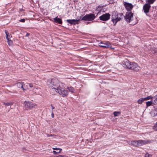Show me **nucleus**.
Masks as SVG:
<instances>
[{"instance_id": "obj_1", "label": "nucleus", "mask_w": 157, "mask_h": 157, "mask_svg": "<svg viewBox=\"0 0 157 157\" xmlns=\"http://www.w3.org/2000/svg\"><path fill=\"white\" fill-rule=\"evenodd\" d=\"M59 81L56 78L52 79L49 85L52 89L55 90L56 92L58 93L63 97L67 96L68 92L64 90L59 85Z\"/></svg>"}, {"instance_id": "obj_2", "label": "nucleus", "mask_w": 157, "mask_h": 157, "mask_svg": "<svg viewBox=\"0 0 157 157\" xmlns=\"http://www.w3.org/2000/svg\"><path fill=\"white\" fill-rule=\"evenodd\" d=\"M122 63L124 67L134 71H138L141 69L140 67L137 63L130 62L127 59L124 60Z\"/></svg>"}, {"instance_id": "obj_3", "label": "nucleus", "mask_w": 157, "mask_h": 157, "mask_svg": "<svg viewBox=\"0 0 157 157\" xmlns=\"http://www.w3.org/2000/svg\"><path fill=\"white\" fill-rule=\"evenodd\" d=\"M96 18V16L93 13H89L86 14L85 16L82 18L80 17L81 20L85 21H92L94 20Z\"/></svg>"}, {"instance_id": "obj_4", "label": "nucleus", "mask_w": 157, "mask_h": 157, "mask_svg": "<svg viewBox=\"0 0 157 157\" xmlns=\"http://www.w3.org/2000/svg\"><path fill=\"white\" fill-rule=\"evenodd\" d=\"M98 45L100 47L103 48H106L110 47L111 49H114V48L111 47V45L110 42L108 41H101L98 44Z\"/></svg>"}, {"instance_id": "obj_5", "label": "nucleus", "mask_w": 157, "mask_h": 157, "mask_svg": "<svg viewBox=\"0 0 157 157\" xmlns=\"http://www.w3.org/2000/svg\"><path fill=\"white\" fill-rule=\"evenodd\" d=\"M146 143L144 140H134L131 142V144L132 145L135 147L141 146Z\"/></svg>"}, {"instance_id": "obj_6", "label": "nucleus", "mask_w": 157, "mask_h": 157, "mask_svg": "<svg viewBox=\"0 0 157 157\" xmlns=\"http://www.w3.org/2000/svg\"><path fill=\"white\" fill-rule=\"evenodd\" d=\"M23 104L25 106L26 108H28L29 109H32L36 105L35 104L29 101H24V102L23 103Z\"/></svg>"}, {"instance_id": "obj_7", "label": "nucleus", "mask_w": 157, "mask_h": 157, "mask_svg": "<svg viewBox=\"0 0 157 157\" xmlns=\"http://www.w3.org/2000/svg\"><path fill=\"white\" fill-rule=\"evenodd\" d=\"M124 17L127 21L130 23L133 19V13L131 12H127Z\"/></svg>"}, {"instance_id": "obj_8", "label": "nucleus", "mask_w": 157, "mask_h": 157, "mask_svg": "<svg viewBox=\"0 0 157 157\" xmlns=\"http://www.w3.org/2000/svg\"><path fill=\"white\" fill-rule=\"evenodd\" d=\"M123 4L125 9L128 11V12H131L133 7V6L130 3L124 2Z\"/></svg>"}, {"instance_id": "obj_9", "label": "nucleus", "mask_w": 157, "mask_h": 157, "mask_svg": "<svg viewBox=\"0 0 157 157\" xmlns=\"http://www.w3.org/2000/svg\"><path fill=\"white\" fill-rule=\"evenodd\" d=\"M121 20V18L118 17L116 16V14H113L112 15L111 17V21L113 22V23L114 25H115L117 22L120 21Z\"/></svg>"}, {"instance_id": "obj_10", "label": "nucleus", "mask_w": 157, "mask_h": 157, "mask_svg": "<svg viewBox=\"0 0 157 157\" xmlns=\"http://www.w3.org/2000/svg\"><path fill=\"white\" fill-rule=\"evenodd\" d=\"M110 15L108 13L103 14L99 17L100 19L103 21H106L110 18Z\"/></svg>"}, {"instance_id": "obj_11", "label": "nucleus", "mask_w": 157, "mask_h": 157, "mask_svg": "<svg viewBox=\"0 0 157 157\" xmlns=\"http://www.w3.org/2000/svg\"><path fill=\"white\" fill-rule=\"evenodd\" d=\"M151 7V6L149 4L146 3L143 6V10L144 12L146 14L148 13Z\"/></svg>"}, {"instance_id": "obj_12", "label": "nucleus", "mask_w": 157, "mask_h": 157, "mask_svg": "<svg viewBox=\"0 0 157 157\" xmlns=\"http://www.w3.org/2000/svg\"><path fill=\"white\" fill-rule=\"evenodd\" d=\"M67 22L71 24L75 25L78 23V22L79 21L78 20L75 19H68L66 20Z\"/></svg>"}, {"instance_id": "obj_13", "label": "nucleus", "mask_w": 157, "mask_h": 157, "mask_svg": "<svg viewBox=\"0 0 157 157\" xmlns=\"http://www.w3.org/2000/svg\"><path fill=\"white\" fill-rule=\"evenodd\" d=\"M52 21L54 22L57 23L61 24L62 23V21L61 19L58 18L57 17L52 18Z\"/></svg>"}, {"instance_id": "obj_14", "label": "nucleus", "mask_w": 157, "mask_h": 157, "mask_svg": "<svg viewBox=\"0 0 157 157\" xmlns=\"http://www.w3.org/2000/svg\"><path fill=\"white\" fill-rule=\"evenodd\" d=\"M52 148L53 149L56 150V151H53V153L55 154L59 153L62 151L61 149L59 148L56 147L53 148Z\"/></svg>"}, {"instance_id": "obj_15", "label": "nucleus", "mask_w": 157, "mask_h": 157, "mask_svg": "<svg viewBox=\"0 0 157 157\" xmlns=\"http://www.w3.org/2000/svg\"><path fill=\"white\" fill-rule=\"evenodd\" d=\"M20 85H21V88L22 89L23 91H25L27 90V88L23 82H20Z\"/></svg>"}, {"instance_id": "obj_16", "label": "nucleus", "mask_w": 157, "mask_h": 157, "mask_svg": "<svg viewBox=\"0 0 157 157\" xmlns=\"http://www.w3.org/2000/svg\"><path fill=\"white\" fill-rule=\"evenodd\" d=\"M152 101L153 104L155 105L157 104V95L153 97Z\"/></svg>"}, {"instance_id": "obj_17", "label": "nucleus", "mask_w": 157, "mask_h": 157, "mask_svg": "<svg viewBox=\"0 0 157 157\" xmlns=\"http://www.w3.org/2000/svg\"><path fill=\"white\" fill-rule=\"evenodd\" d=\"M151 51L153 54H155V55L157 56V49L154 48H151Z\"/></svg>"}, {"instance_id": "obj_18", "label": "nucleus", "mask_w": 157, "mask_h": 157, "mask_svg": "<svg viewBox=\"0 0 157 157\" xmlns=\"http://www.w3.org/2000/svg\"><path fill=\"white\" fill-rule=\"evenodd\" d=\"M5 33L6 35V38L7 40H9L10 39L11 37V35L9 34L8 31L6 30L5 31Z\"/></svg>"}, {"instance_id": "obj_19", "label": "nucleus", "mask_w": 157, "mask_h": 157, "mask_svg": "<svg viewBox=\"0 0 157 157\" xmlns=\"http://www.w3.org/2000/svg\"><path fill=\"white\" fill-rule=\"evenodd\" d=\"M116 16L120 18L121 20L122 19L123 17H124L123 14L122 13H117V15L116 14Z\"/></svg>"}, {"instance_id": "obj_20", "label": "nucleus", "mask_w": 157, "mask_h": 157, "mask_svg": "<svg viewBox=\"0 0 157 157\" xmlns=\"http://www.w3.org/2000/svg\"><path fill=\"white\" fill-rule=\"evenodd\" d=\"M145 101L144 98H141L139 99L137 101V102L139 104H141L142 102Z\"/></svg>"}, {"instance_id": "obj_21", "label": "nucleus", "mask_w": 157, "mask_h": 157, "mask_svg": "<svg viewBox=\"0 0 157 157\" xmlns=\"http://www.w3.org/2000/svg\"><path fill=\"white\" fill-rule=\"evenodd\" d=\"M155 0H146V2L147 4H149L150 5V4H153Z\"/></svg>"}, {"instance_id": "obj_22", "label": "nucleus", "mask_w": 157, "mask_h": 157, "mask_svg": "<svg viewBox=\"0 0 157 157\" xmlns=\"http://www.w3.org/2000/svg\"><path fill=\"white\" fill-rule=\"evenodd\" d=\"M67 89L71 92L74 93L75 92V89L72 87H67Z\"/></svg>"}, {"instance_id": "obj_23", "label": "nucleus", "mask_w": 157, "mask_h": 157, "mask_svg": "<svg viewBox=\"0 0 157 157\" xmlns=\"http://www.w3.org/2000/svg\"><path fill=\"white\" fill-rule=\"evenodd\" d=\"M153 104V102H152V101H147L146 102V105L147 107H148L151 105V104Z\"/></svg>"}, {"instance_id": "obj_24", "label": "nucleus", "mask_w": 157, "mask_h": 157, "mask_svg": "<svg viewBox=\"0 0 157 157\" xmlns=\"http://www.w3.org/2000/svg\"><path fill=\"white\" fill-rule=\"evenodd\" d=\"M113 114L115 116L117 117L121 114V112L115 111L113 113Z\"/></svg>"}, {"instance_id": "obj_25", "label": "nucleus", "mask_w": 157, "mask_h": 157, "mask_svg": "<svg viewBox=\"0 0 157 157\" xmlns=\"http://www.w3.org/2000/svg\"><path fill=\"white\" fill-rule=\"evenodd\" d=\"M144 98V101L148 100L150 99H151V101H152V99L153 98V97H152L151 96H149L146 98Z\"/></svg>"}, {"instance_id": "obj_26", "label": "nucleus", "mask_w": 157, "mask_h": 157, "mask_svg": "<svg viewBox=\"0 0 157 157\" xmlns=\"http://www.w3.org/2000/svg\"><path fill=\"white\" fill-rule=\"evenodd\" d=\"M7 40V41L8 44L9 45H11L12 44L13 42H12V41L11 40H10V39H9V40Z\"/></svg>"}, {"instance_id": "obj_27", "label": "nucleus", "mask_w": 157, "mask_h": 157, "mask_svg": "<svg viewBox=\"0 0 157 157\" xmlns=\"http://www.w3.org/2000/svg\"><path fill=\"white\" fill-rule=\"evenodd\" d=\"M153 128L155 130L157 131V122L156 123V124L153 127Z\"/></svg>"}, {"instance_id": "obj_28", "label": "nucleus", "mask_w": 157, "mask_h": 157, "mask_svg": "<svg viewBox=\"0 0 157 157\" xmlns=\"http://www.w3.org/2000/svg\"><path fill=\"white\" fill-rule=\"evenodd\" d=\"M151 155L149 154L148 153H147L144 156V157H151Z\"/></svg>"}, {"instance_id": "obj_29", "label": "nucleus", "mask_w": 157, "mask_h": 157, "mask_svg": "<svg viewBox=\"0 0 157 157\" xmlns=\"http://www.w3.org/2000/svg\"><path fill=\"white\" fill-rule=\"evenodd\" d=\"M3 104L6 106H9L11 105V103H5L4 102L3 103Z\"/></svg>"}, {"instance_id": "obj_30", "label": "nucleus", "mask_w": 157, "mask_h": 157, "mask_svg": "<svg viewBox=\"0 0 157 157\" xmlns=\"http://www.w3.org/2000/svg\"><path fill=\"white\" fill-rule=\"evenodd\" d=\"M56 157H68V156L66 155H59Z\"/></svg>"}, {"instance_id": "obj_31", "label": "nucleus", "mask_w": 157, "mask_h": 157, "mask_svg": "<svg viewBox=\"0 0 157 157\" xmlns=\"http://www.w3.org/2000/svg\"><path fill=\"white\" fill-rule=\"evenodd\" d=\"M25 21V19H21L20 20V22H24Z\"/></svg>"}, {"instance_id": "obj_32", "label": "nucleus", "mask_w": 157, "mask_h": 157, "mask_svg": "<svg viewBox=\"0 0 157 157\" xmlns=\"http://www.w3.org/2000/svg\"><path fill=\"white\" fill-rule=\"evenodd\" d=\"M29 86L31 88L33 86V84L31 83H30L29 84Z\"/></svg>"}, {"instance_id": "obj_33", "label": "nucleus", "mask_w": 157, "mask_h": 157, "mask_svg": "<svg viewBox=\"0 0 157 157\" xmlns=\"http://www.w3.org/2000/svg\"><path fill=\"white\" fill-rule=\"evenodd\" d=\"M26 34V35L25 36H28L30 34L28 33H25Z\"/></svg>"}, {"instance_id": "obj_34", "label": "nucleus", "mask_w": 157, "mask_h": 157, "mask_svg": "<svg viewBox=\"0 0 157 157\" xmlns=\"http://www.w3.org/2000/svg\"><path fill=\"white\" fill-rule=\"evenodd\" d=\"M51 116L53 118L54 117V114L53 112V111H52Z\"/></svg>"}, {"instance_id": "obj_35", "label": "nucleus", "mask_w": 157, "mask_h": 157, "mask_svg": "<svg viewBox=\"0 0 157 157\" xmlns=\"http://www.w3.org/2000/svg\"><path fill=\"white\" fill-rule=\"evenodd\" d=\"M51 106L52 109V111H53V109H55V107H54L52 106V105H51Z\"/></svg>"}, {"instance_id": "obj_36", "label": "nucleus", "mask_w": 157, "mask_h": 157, "mask_svg": "<svg viewBox=\"0 0 157 157\" xmlns=\"http://www.w3.org/2000/svg\"><path fill=\"white\" fill-rule=\"evenodd\" d=\"M47 136L48 137H50V135H49L47 134Z\"/></svg>"}, {"instance_id": "obj_37", "label": "nucleus", "mask_w": 157, "mask_h": 157, "mask_svg": "<svg viewBox=\"0 0 157 157\" xmlns=\"http://www.w3.org/2000/svg\"><path fill=\"white\" fill-rule=\"evenodd\" d=\"M156 112V111L155 110H154V111H153L152 112Z\"/></svg>"}, {"instance_id": "obj_38", "label": "nucleus", "mask_w": 157, "mask_h": 157, "mask_svg": "<svg viewBox=\"0 0 157 157\" xmlns=\"http://www.w3.org/2000/svg\"><path fill=\"white\" fill-rule=\"evenodd\" d=\"M50 136H52V134H51L50 135Z\"/></svg>"}]
</instances>
